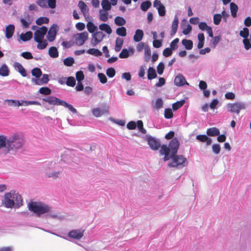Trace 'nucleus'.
<instances>
[{
	"label": "nucleus",
	"instance_id": "3",
	"mask_svg": "<svg viewBox=\"0 0 251 251\" xmlns=\"http://www.w3.org/2000/svg\"><path fill=\"white\" fill-rule=\"evenodd\" d=\"M24 144L25 139L22 135L18 134H14L8 138L7 149L5 150V153L7 154L11 151L20 149Z\"/></svg>",
	"mask_w": 251,
	"mask_h": 251
},
{
	"label": "nucleus",
	"instance_id": "51",
	"mask_svg": "<svg viewBox=\"0 0 251 251\" xmlns=\"http://www.w3.org/2000/svg\"><path fill=\"white\" fill-rule=\"evenodd\" d=\"M84 78V75L82 71H80L76 73V79L78 82H81Z\"/></svg>",
	"mask_w": 251,
	"mask_h": 251
},
{
	"label": "nucleus",
	"instance_id": "36",
	"mask_svg": "<svg viewBox=\"0 0 251 251\" xmlns=\"http://www.w3.org/2000/svg\"><path fill=\"white\" fill-rule=\"evenodd\" d=\"M87 52L96 56H100L102 55V52L96 49H90L87 50Z\"/></svg>",
	"mask_w": 251,
	"mask_h": 251
},
{
	"label": "nucleus",
	"instance_id": "29",
	"mask_svg": "<svg viewBox=\"0 0 251 251\" xmlns=\"http://www.w3.org/2000/svg\"><path fill=\"white\" fill-rule=\"evenodd\" d=\"M9 71L8 67L5 64H3L0 68V75L2 76H6L9 75Z\"/></svg>",
	"mask_w": 251,
	"mask_h": 251
},
{
	"label": "nucleus",
	"instance_id": "22",
	"mask_svg": "<svg viewBox=\"0 0 251 251\" xmlns=\"http://www.w3.org/2000/svg\"><path fill=\"white\" fill-rule=\"evenodd\" d=\"M14 67L18 69V72L23 76H26V72L23 66L18 62H15Z\"/></svg>",
	"mask_w": 251,
	"mask_h": 251
},
{
	"label": "nucleus",
	"instance_id": "55",
	"mask_svg": "<svg viewBox=\"0 0 251 251\" xmlns=\"http://www.w3.org/2000/svg\"><path fill=\"white\" fill-rule=\"evenodd\" d=\"M172 50L171 48H167L163 50V55L166 57H169L172 54Z\"/></svg>",
	"mask_w": 251,
	"mask_h": 251
},
{
	"label": "nucleus",
	"instance_id": "31",
	"mask_svg": "<svg viewBox=\"0 0 251 251\" xmlns=\"http://www.w3.org/2000/svg\"><path fill=\"white\" fill-rule=\"evenodd\" d=\"M157 75L156 74L154 69L152 67H150L148 71V78L150 80L156 77Z\"/></svg>",
	"mask_w": 251,
	"mask_h": 251
},
{
	"label": "nucleus",
	"instance_id": "61",
	"mask_svg": "<svg viewBox=\"0 0 251 251\" xmlns=\"http://www.w3.org/2000/svg\"><path fill=\"white\" fill-rule=\"evenodd\" d=\"M243 44L246 50H248L251 48V44H250L249 39L248 38L244 39L243 41Z\"/></svg>",
	"mask_w": 251,
	"mask_h": 251
},
{
	"label": "nucleus",
	"instance_id": "64",
	"mask_svg": "<svg viewBox=\"0 0 251 251\" xmlns=\"http://www.w3.org/2000/svg\"><path fill=\"white\" fill-rule=\"evenodd\" d=\"M49 80L48 75L47 74H44L41 79H40L42 85L47 84Z\"/></svg>",
	"mask_w": 251,
	"mask_h": 251
},
{
	"label": "nucleus",
	"instance_id": "20",
	"mask_svg": "<svg viewBox=\"0 0 251 251\" xmlns=\"http://www.w3.org/2000/svg\"><path fill=\"white\" fill-rule=\"evenodd\" d=\"M144 36V32L143 30L141 29H137L135 31V34L134 35L133 39L135 42H140Z\"/></svg>",
	"mask_w": 251,
	"mask_h": 251
},
{
	"label": "nucleus",
	"instance_id": "59",
	"mask_svg": "<svg viewBox=\"0 0 251 251\" xmlns=\"http://www.w3.org/2000/svg\"><path fill=\"white\" fill-rule=\"evenodd\" d=\"M21 56L26 59H31L33 58V56L31 53L28 51L22 52Z\"/></svg>",
	"mask_w": 251,
	"mask_h": 251
},
{
	"label": "nucleus",
	"instance_id": "46",
	"mask_svg": "<svg viewBox=\"0 0 251 251\" xmlns=\"http://www.w3.org/2000/svg\"><path fill=\"white\" fill-rule=\"evenodd\" d=\"M222 18V16L220 14H215L213 16V22L214 24L216 25H218L220 24L221 19Z\"/></svg>",
	"mask_w": 251,
	"mask_h": 251
},
{
	"label": "nucleus",
	"instance_id": "33",
	"mask_svg": "<svg viewBox=\"0 0 251 251\" xmlns=\"http://www.w3.org/2000/svg\"><path fill=\"white\" fill-rule=\"evenodd\" d=\"M114 22L115 24L118 26H123L126 23L125 19L120 16L116 17L115 19Z\"/></svg>",
	"mask_w": 251,
	"mask_h": 251
},
{
	"label": "nucleus",
	"instance_id": "49",
	"mask_svg": "<svg viewBox=\"0 0 251 251\" xmlns=\"http://www.w3.org/2000/svg\"><path fill=\"white\" fill-rule=\"evenodd\" d=\"M144 50L145 59L148 61L151 55V50L148 45L146 46Z\"/></svg>",
	"mask_w": 251,
	"mask_h": 251
},
{
	"label": "nucleus",
	"instance_id": "4",
	"mask_svg": "<svg viewBox=\"0 0 251 251\" xmlns=\"http://www.w3.org/2000/svg\"><path fill=\"white\" fill-rule=\"evenodd\" d=\"M28 209L38 216L50 211V208L48 205L36 202H31L28 205Z\"/></svg>",
	"mask_w": 251,
	"mask_h": 251
},
{
	"label": "nucleus",
	"instance_id": "34",
	"mask_svg": "<svg viewBox=\"0 0 251 251\" xmlns=\"http://www.w3.org/2000/svg\"><path fill=\"white\" fill-rule=\"evenodd\" d=\"M86 26L88 31L91 33H94V32L97 29V26L95 25L92 22H88Z\"/></svg>",
	"mask_w": 251,
	"mask_h": 251
},
{
	"label": "nucleus",
	"instance_id": "43",
	"mask_svg": "<svg viewBox=\"0 0 251 251\" xmlns=\"http://www.w3.org/2000/svg\"><path fill=\"white\" fill-rule=\"evenodd\" d=\"M76 83L75 79L73 76H69L67 77L66 84L68 86L74 87Z\"/></svg>",
	"mask_w": 251,
	"mask_h": 251
},
{
	"label": "nucleus",
	"instance_id": "27",
	"mask_svg": "<svg viewBox=\"0 0 251 251\" xmlns=\"http://www.w3.org/2000/svg\"><path fill=\"white\" fill-rule=\"evenodd\" d=\"M231 110H242L246 108L245 105L241 102H236L231 104Z\"/></svg>",
	"mask_w": 251,
	"mask_h": 251
},
{
	"label": "nucleus",
	"instance_id": "54",
	"mask_svg": "<svg viewBox=\"0 0 251 251\" xmlns=\"http://www.w3.org/2000/svg\"><path fill=\"white\" fill-rule=\"evenodd\" d=\"M129 56V53L126 49H123L119 54V57L121 58H126Z\"/></svg>",
	"mask_w": 251,
	"mask_h": 251
},
{
	"label": "nucleus",
	"instance_id": "53",
	"mask_svg": "<svg viewBox=\"0 0 251 251\" xmlns=\"http://www.w3.org/2000/svg\"><path fill=\"white\" fill-rule=\"evenodd\" d=\"M36 3L42 8H47V0H36Z\"/></svg>",
	"mask_w": 251,
	"mask_h": 251
},
{
	"label": "nucleus",
	"instance_id": "40",
	"mask_svg": "<svg viewBox=\"0 0 251 251\" xmlns=\"http://www.w3.org/2000/svg\"><path fill=\"white\" fill-rule=\"evenodd\" d=\"M151 5L150 1L143 2L141 4V8L143 11H146Z\"/></svg>",
	"mask_w": 251,
	"mask_h": 251
},
{
	"label": "nucleus",
	"instance_id": "9",
	"mask_svg": "<svg viewBox=\"0 0 251 251\" xmlns=\"http://www.w3.org/2000/svg\"><path fill=\"white\" fill-rule=\"evenodd\" d=\"M148 143L152 150H158L160 148H161L159 141L154 137H150L147 139Z\"/></svg>",
	"mask_w": 251,
	"mask_h": 251
},
{
	"label": "nucleus",
	"instance_id": "21",
	"mask_svg": "<svg viewBox=\"0 0 251 251\" xmlns=\"http://www.w3.org/2000/svg\"><path fill=\"white\" fill-rule=\"evenodd\" d=\"M22 26L24 28H27L32 22V19L30 18L29 15L25 17V19L22 18L20 20Z\"/></svg>",
	"mask_w": 251,
	"mask_h": 251
},
{
	"label": "nucleus",
	"instance_id": "30",
	"mask_svg": "<svg viewBox=\"0 0 251 251\" xmlns=\"http://www.w3.org/2000/svg\"><path fill=\"white\" fill-rule=\"evenodd\" d=\"M230 8L231 14L233 18H235L237 16V12L238 11V6L234 3L231 2L230 4Z\"/></svg>",
	"mask_w": 251,
	"mask_h": 251
},
{
	"label": "nucleus",
	"instance_id": "52",
	"mask_svg": "<svg viewBox=\"0 0 251 251\" xmlns=\"http://www.w3.org/2000/svg\"><path fill=\"white\" fill-rule=\"evenodd\" d=\"M106 75L109 77H113L115 75V70L113 68H109L106 70Z\"/></svg>",
	"mask_w": 251,
	"mask_h": 251
},
{
	"label": "nucleus",
	"instance_id": "58",
	"mask_svg": "<svg viewBox=\"0 0 251 251\" xmlns=\"http://www.w3.org/2000/svg\"><path fill=\"white\" fill-rule=\"evenodd\" d=\"M164 69V65L163 62L159 63L157 67V71L158 74L162 75Z\"/></svg>",
	"mask_w": 251,
	"mask_h": 251
},
{
	"label": "nucleus",
	"instance_id": "63",
	"mask_svg": "<svg viewBox=\"0 0 251 251\" xmlns=\"http://www.w3.org/2000/svg\"><path fill=\"white\" fill-rule=\"evenodd\" d=\"M126 126L129 129H134L136 127V124L135 122L130 121L127 123Z\"/></svg>",
	"mask_w": 251,
	"mask_h": 251
},
{
	"label": "nucleus",
	"instance_id": "8",
	"mask_svg": "<svg viewBox=\"0 0 251 251\" xmlns=\"http://www.w3.org/2000/svg\"><path fill=\"white\" fill-rule=\"evenodd\" d=\"M48 28L44 26L39 28L36 30L34 34V40L36 42H39L44 39L45 35L46 34Z\"/></svg>",
	"mask_w": 251,
	"mask_h": 251
},
{
	"label": "nucleus",
	"instance_id": "48",
	"mask_svg": "<svg viewBox=\"0 0 251 251\" xmlns=\"http://www.w3.org/2000/svg\"><path fill=\"white\" fill-rule=\"evenodd\" d=\"M179 39L176 38L172 41L170 44V48L172 50H176L177 49L178 46L177 43L179 42Z\"/></svg>",
	"mask_w": 251,
	"mask_h": 251
},
{
	"label": "nucleus",
	"instance_id": "11",
	"mask_svg": "<svg viewBox=\"0 0 251 251\" xmlns=\"http://www.w3.org/2000/svg\"><path fill=\"white\" fill-rule=\"evenodd\" d=\"M84 230L81 229H74L68 233V236L74 239L79 240L84 235Z\"/></svg>",
	"mask_w": 251,
	"mask_h": 251
},
{
	"label": "nucleus",
	"instance_id": "15",
	"mask_svg": "<svg viewBox=\"0 0 251 251\" xmlns=\"http://www.w3.org/2000/svg\"><path fill=\"white\" fill-rule=\"evenodd\" d=\"M196 139L202 143L205 142L207 146L210 145L212 143V139L204 134L198 135Z\"/></svg>",
	"mask_w": 251,
	"mask_h": 251
},
{
	"label": "nucleus",
	"instance_id": "45",
	"mask_svg": "<svg viewBox=\"0 0 251 251\" xmlns=\"http://www.w3.org/2000/svg\"><path fill=\"white\" fill-rule=\"evenodd\" d=\"M185 103V100H182L177 101L173 104V110H177L180 108Z\"/></svg>",
	"mask_w": 251,
	"mask_h": 251
},
{
	"label": "nucleus",
	"instance_id": "42",
	"mask_svg": "<svg viewBox=\"0 0 251 251\" xmlns=\"http://www.w3.org/2000/svg\"><path fill=\"white\" fill-rule=\"evenodd\" d=\"M31 74L33 76L36 78H39L42 75V71L40 69L35 68L31 71Z\"/></svg>",
	"mask_w": 251,
	"mask_h": 251
},
{
	"label": "nucleus",
	"instance_id": "5",
	"mask_svg": "<svg viewBox=\"0 0 251 251\" xmlns=\"http://www.w3.org/2000/svg\"><path fill=\"white\" fill-rule=\"evenodd\" d=\"M45 101L48 102L50 104L62 105L69 110H76L73 106L67 103L65 101L61 100L56 97H49L45 99Z\"/></svg>",
	"mask_w": 251,
	"mask_h": 251
},
{
	"label": "nucleus",
	"instance_id": "16",
	"mask_svg": "<svg viewBox=\"0 0 251 251\" xmlns=\"http://www.w3.org/2000/svg\"><path fill=\"white\" fill-rule=\"evenodd\" d=\"M15 31V26L13 25H9L5 28V37L7 39L11 38Z\"/></svg>",
	"mask_w": 251,
	"mask_h": 251
},
{
	"label": "nucleus",
	"instance_id": "57",
	"mask_svg": "<svg viewBox=\"0 0 251 251\" xmlns=\"http://www.w3.org/2000/svg\"><path fill=\"white\" fill-rule=\"evenodd\" d=\"M98 77L100 79V82L101 83H105L107 82V78L105 76V75L103 73H99L98 74Z\"/></svg>",
	"mask_w": 251,
	"mask_h": 251
},
{
	"label": "nucleus",
	"instance_id": "6",
	"mask_svg": "<svg viewBox=\"0 0 251 251\" xmlns=\"http://www.w3.org/2000/svg\"><path fill=\"white\" fill-rule=\"evenodd\" d=\"M171 158H172L171 166L173 167L184 166L187 161L186 158L182 155L175 154L174 156H171Z\"/></svg>",
	"mask_w": 251,
	"mask_h": 251
},
{
	"label": "nucleus",
	"instance_id": "10",
	"mask_svg": "<svg viewBox=\"0 0 251 251\" xmlns=\"http://www.w3.org/2000/svg\"><path fill=\"white\" fill-rule=\"evenodd\" d=\"M104 36L102 31H97L94 33L92 35V39L91 44L93 46H96L98 43H100Z\"/></svg>",
	"mask_w": 251,
	"mask_h": 251
},
{
	"label": "nucleus",
	"instance_id": "12",
	"mask_svg": "<svg viewBox=\"0 0 251 251\" xmlns=\"http://www.w3.org/2000/svg\"><path fill=\"white\" fill-rule=\"evenodd\" d=\"M153 6L158 10V14L160 16H164L166 14L165 8L161 1L155 0L153 2Z\"/></svg>",
	"mask_w": 251,
	"mask_h": 251
},
{
	"label": "nucleus",
	"instance_id": "60",
	"mask_svg": "<svg viewBox=\"0 0 251 251\" xmlns=\"http://www.w3.org/2000/svg\"><path fill=\"white\" fill-rule=\"evenodd\" d=\"M212 149L213 151L216 154L219 153L221 151L220 146L218 144L213 145Z\"/></svg>",
	"mask_w": 251,
	"mask_h": 251
},
{
	"label": "nucleus",
	"instance_id": "24",
	"mask_svg": "<svg viewBox=\"0 0 251 251\" xmlns=\"http://www.w3.org/2000/svg\"><path fill=\"white\" fill-rule=\"evenodd\" d=\"M181 43L186 50H190L193 48V43L191 40L183 39Z\"/></svg>",
	"mask_w": 251,
	"mask_h": 251
},
{
	"label": "nucleus",
	"instance_id": "19",
	"mask_svg": "<svg viewBox=\"0 0 251 251\" xmlns=\"http://www.w3.org/2000/svg\"><path fill=\"white\" fill-rule=\"evenodd\" d=\"M207 136H216L220 134V130L216 127L209 128L206 130Z\"/></svg>",
	"mask_w": 251,
	"mask_h": 251
},
{
	"label": "nucleus",
	"instance_id": "2",
	"mask_svg": "<svg viewBox=\"0 0 251 251\" xmlns=\"http://www.w3.org/2000/svg\"><path fill=\"white\" fill-rule=\"evenodd\" d=\"M180 145L179 142L176 138H173L168 147L166 145H163L160 150V153L165 155L164 161L170 159L171 156H174L176 154Z\"/></svg>",
	"mask_w": 251,
	"mask_h": 251
},
{
	"label": "nucleus",
	"instance_id": "37",
	"mask_svg": "<svg viewBox=\"0 0 251 251\" xmlns=\"http://www.w3.org/2000/svg\"><path fill=\"white\" fill-rule=\"evenodd\" d=\"M116 32L117 34L121 36L124 37L126 35V30L124 26L117 28Z\"/></svg>",
	"mask_w": 251,
	"mask_h": 251
},
{
	"label": "nucleus",
	"instance_id": "50",
	"mask_svg": "<svg viewBox=\"0 0 251 251\" xmlns=\"http://www.w3.org/2000/svg\"><path fill=\"white\" fill-rule=\"evenodd\" d=\"M39 92L40 93L42 94H44L45 95H50L51 93V90L50 88L48 87H41L39 89Z\"/></svg>",
	"mask_w": 251,
	"mask_h": 251
},
{
	"label": "nucleus",
	"instance_id": "47",
	"mask_svg": "<svg viewBox=\"0 0 251 251\" xmlns=\"http://www.w3.org/2000/svg\"><path fill=\"white\" fill-rule=\"evenodd\" d=\"M240 35L244 39L248 38L249 35V29L247 27L243 28V30L240 31Z\"/></svg>",
	"mask_w": 251,
	"mask_h": 251
},
{
	"label": "nucleus",
	"instance_id": "56",
	"mask_svg": "<svg viewBox=\"0 0 251 251\" xmlns=\"http://www.w3.org/2000/svg\"><path fill=\"white\" fill-rule=\"evenodd\" d=\"M146 46H148L147 44H145L143 42H140L138 43L136 46V50L137 51L141 52L143 50V49L145 50Z\"/></svg>",
	"mask_w": 251,
	"mask_h": 251
},
{
	"label": "nucleus",
	"instance_id": "25",
	"mask_svg": "<svg viewBox=\"0 0 251 251\" xmlns=\"http://www.w3.org/2000/svg\"><path fill=\"white\" fill-rule=\"evenodd\" d=\"M99 28L101 31H104L108 34L112 33V29L110 26L106 24H102L99 25Z\"/></svg>",
	"mask_w": 251,
	"mask_h": 251
},
{
	"label": "nucleus",
	"instance_id": "18",
	"mask_svg": "<svg viewBox=\"0 0 251 251\" xmlns=\"http://www.w3.org/2000/svg\"><path fill=\"white\" fill-rule=\"evenodd\" d=\"M178 25V19L176 16L174 18L172 25V29L170 35L171 36H174L176 32Z\"/></svg>",
	"mask_w": 251,
	"mask_h": 251
},
{
	"label": "nucleus",
	"instance_id": "28",
	"mask_svg": "<svg viewBox=\"0 0 251 251\" xmlns=\"http://www.w3.org/2000/svg\"><path fill=\"white\" fill-rule=\"evenodd\" d=\"M7 140L8 138L4 135H0V149L6 148L7 149Z\"/></svg>",
	"mask_w": 251,
	"mask_h": 251
},
{
	"label": "nucleus",
	"instance_id": "44",
	"mask_svg": "<svg viewBox=\"0 0 251 251\" xmlns=\"http://www.w3.org/2000/svg\"><path fill=\"white\" fill-rule=\"evenodd\" d=\"M38 44H37V47L39 50H43L45 49L47 45H48V42L47 40H40L39 42H37Z\"/></svg>",
	"mask_w": 251,
	"mask_h": 251
},
{
	"label": "nucleus",
	"instance_id": "26",
	"mask_svg": "<svg viewBox=\"0 0 251 251\" xmlns=\"http://www.w3.org/2000/svg\"><path fill=\"white\" fill-rule=\"evenodd\" d=\"M49 54L52 58H56L58 56L59 53L57 48L55 47H51L49 50Z\"/></svg>",
	"mask_w": 251,
	"mask_h": 251
},
{
	"label": "nucleus",
	"instance_id": "23",
	"mask_svg": "<svg viewBox=\"0 0 251 251\" xmlns=\"http://www.w3.org/2000/svg\"><path fill=\"white\" fill-rule=\"evenodd\" d=\"M33 36V34L31 31H27L25 33H22L20 35L21 39L24 42L30 40Z\"/></svg>",
	"mask_w": 251,
	"mask_h": 251
},
{
	"label": "nucleus",
	"instance_id": "7",
	"mask_svg": "<svg viewBox=\"0 0 251 251\" xmlns=\"http://www.w3.org/2000/svg\"><path fill=\"white\" fill-rule=\"evenodd\" d=\"M88 37V34L86 31L77 33L74 35L75 43L78 46L83 45L87 40Z\"/></svg>",
	"mask_w": 251,
	"mask_h": 251
},
{
	"label": "nucleus",
	"instance_id": "13",
	"mask_svg": "<svg viewBox=\"0 0 251 251\" xmlns=\"http://www.w3.org/2000/svg\"><path fill=\"white\" fill-rule=\"evenodd\" d=\"M174 82L175 84L178 86H183L185 84H188L184 76L181 74H179L176 76Z\"/></svg>",
	"mask_w": 251,
	"mask_h": 251
},
{
	"label": "nucleus",
	"instance_id": "17",
	"mask_svg": "<svg viewBox=\"0 0 251 251\" xmlns=\"http://www.w3.org/2000/svg\"><path fill=\"white\" fill-rule=\"evenodd\" d=\"M78 6L80 8L84 16L88 15L89 9L86 3L82 0L79 1Z\"/></svg>",
	"mask_w": 251,
	"mask_h": 251
},
{
	"label": "nucleus",
	"instance_id": "38",
	"mask_svg": "<svg viewBox=\"0 0 251 251\" xmlns=\"http://www.w3.org/2000/svg\"><path fill=\"white\" fill-rule=\"evenodd\" d=\"M101 5L103 9L106 11L110 10L111 8V4L108 0H103Z\"/></svg>",
	"mask_w": 251,
	"mask_h": 251
},
{
	"label": "nucleus",
	"instance_id": "1",
	"mask_svg": "<svg viewBox=\"0 0 251 251\" xmlns=\"http://www.w3.org/2000/svg\"><path fill=\"white\" fill-rule=\"evenodd\" d=\"M22 202L21 196L15 192L11 191L5 194L2 204L8 208H11L13 207L19 208L22 205Z\"/></svg>",
	"mask_w": 251,
	"mask_h": 251
},
{
	"label": "nucleus",
	"instance_id": "14",
	"mask_svg": "<svg viewBox=\"0 0 251 251\" xmlns=\"http://www.w3.org/2000/svg\"><path fill=\"white\" fill-rule=\"evenodd\" d=\"M57 34L56 26H52L50 28L47 35V38L50 42H52L55 38Z\"/></svg>",
	"mask_w": 251,
	"mask_h": 251
},
{
	"label": "nucleus",
	"instance_id": "35",
	"mask_svg": "<svg viewBox=\"0 0 251 251\" xmlns=\"http://www.w3.org/2000/svg\"><path fill=\"white\" fill-rule=\"evenodd\" d=\"M100 19L103 22H106L108 19V13L107 11L100 10Z\"/></svg>",
	"mask_w": 251,
	"mask_h": 251
},
{
	"label": "nucleus",
	"instance_id": "41",
	"mask_svg": "<svg viewBox=\"0 0 251 251\" xmlns=\"http://www.w3.org/2000/svg\"><path fill=\"white\" fill-rule=\"evenodd\" d=\"M49 22V19L47 17H40L36 21V24L40 25L43 24H48Z\"/></svg>",
	"mask_w": 251,
	"mask_h": 251
},
{
	"label": "nucleus",
	"instance_id": "62",
	"mask_svg": "<svg viewBox=\"0 0 251 251\" xmlns=\"http://www.w3.org/2000/svg\"><path fill=\"white\" fill-rule=\"evenodd\" d=\"M47 4L50 8L53 9L56 7V0H47Z\"/></svg>",
	"mask_w": 251,
	"mask_h": 251
},
{
	"label": "nucleus",
	"instance_id": "39",
	"mask_svg": "<svg viewBox=\"0 0 251 251\" xmlns=\"http://www.w3.org/2000/svg\"><path fill=\"white\" fill-rule=\"evenodd\" d=\"M74 59L71 57H67L63 61L64 64L67 67L72 66L74 63Z\"/></svg>",
	"mask_w": 251,
	"mask_h": 251
},
{
	"label": "nucleus",
	"instance_id": "32",
	"mask_svg": "<svg viewBox=\"0 0 251 251\" xmlns=\"http://www.w3.org/2000/svg\"><path fill=\"white\" fill-rule=\"evenodd\" d=\"M123 39L120 38H117L116 40V45L115 47V50L116 51L118 52L121 50L123 44Z\"/></svg>",
	"mask_w": 251,
	"mask_h": 251
}]
</instances>
